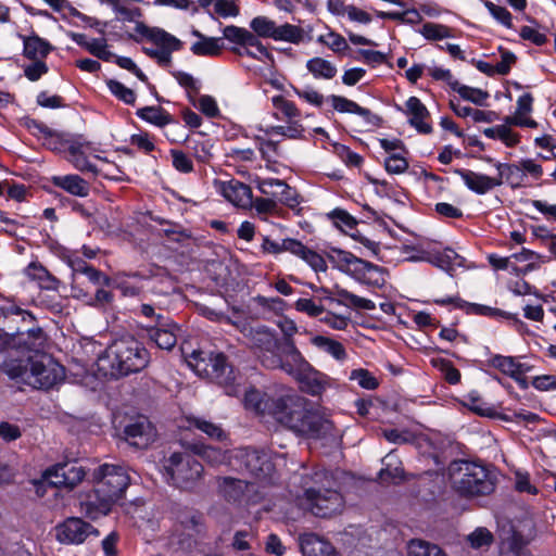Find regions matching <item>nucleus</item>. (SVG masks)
I'll return each instance as SVG.
<instances>
[{
    "label": "nucleus",
    "instance_id": "603ef678",
    "mask_svg": "<svg viewBox=\"0 0 556 556\" xmlns=\"http://www.w3.org/2000/svg\"><path fill=\"white\" fill-rule=\"evenodd\" d=\"M406 152H395L389 155L384 161V167L390 174H402L408 168V161L406 160Z\"/></svg>",
    "mask_w": 556,
    "mask_h": 556
},
{
    "label": "nucleus",
    "instance_id": "a18cd8bd",
    "mask_svg": "<svg viewBox=\"0 0 556 556\" xmlns=\"http://www.w3.org/2000/svg\"><path fill=\"white\" fill-rule=\"evenodd\" d=\"M313 343L332 355L336 359L342 361L346 357V352L342 343L324 336H317Z\"/></svg>",
    "mask_w": 556,
    "mask_h": 556
},
{
    "label": "nucleus",
    "instance_id": "f704fd0d",
    "mask_svg": "<svg viewBox=\"0 0 556 556\" xmlns=\"http://www.w3.org/2000/svg\"><path fill=\"white\" fill-rule=\"evenodd\" d=\"M496 168L498 170V177L501 178V181L503 182V179L513 187V188H519L523 185V181L526 179V174L523 173L522 168L518 164H503L497 163Z\"/></svg>",
    "mask_w": 556,
    "mask_h": 556
},
{
    "label": "nucleus",
    "instance_id": "f3484780",
    "mask_svg": "<svg viewBox=\"0 0 556 556\" xmlns=\"http://www.w3.org/2000/svg\"><path fill=\"white\" fill-rule=\"evenodd\" d=\"M309 363L292 339L280 340V369L294 379Z\"/></svg>",
    "mask_w": 556,
    "mask_h": 556
},
{
    "label": "nucleus",
    "instance_id": "13d9d810",
    "mask_svg": "<svg viewBox=\"0 0 556 556\" xmlns=\"http://www.w3.org/2000/svg\"><path fill=\"white\" fill-rule=\"evenodd\" d=\"M329 217L332 219L333 224L340 229H349L352 230L355 228L357 222L353 216H351L346 211L336 208L329 214Z\"/></svg>",
    "mask_w": 556,
    "mask_h": 556
},
{
    "label": "nucleus",
    "instance_id": "473e14b6",
    "mask_svg": "<svg viewBox=\"0 0 556 556\" xmlns=\"http://www.w3.org/2000/svg\"><path fill=\"white\" fill-rule=\"evenodd\" d=\"M189 448L211 466H218L227 459L226 452L218 447L194 443Z\"/></svg>",
    "mask_w": 556,
    "mask_h": 556
},
{
    "label": "nucleus",
    "instance_id": "1a4fd4ad",
    "mask_svg": "<svg viewBox=\"0 0 556 556\" xmlns=\"http://www.w3.org/2000/svg\"><path fill=\"white\" fill-rule=\"evenodd\" d=\"M28 365L27 383L37 389L49 390L65 377L64 367L47 353L29 356Z\"/></svg>",
    "mask_w": 556,
    "mask_h": 556
},
{
    "label": "nucleus",
    "instance_id": "f03ea898",
    "mask_svg": "<svg viewBox=\"0 0 556 556\" xmlns=\"http://www.w3.org/2000/svg\"><path fill=\"white\" fill-rule=\"evenodd\" d=\"M94 479L93 490L81 501L83 509L91 519L109 514L130 483L126 469L118 465L100 466L94 471Z\"/></svg>",
    "mask_w": 556,
    "mask_h": 556
},
{
    "label": "nucleus",
    "instance_id": "37998d69",
    "mask_svg": "<svg viewBox=\"0 0 556 556\" xmlns=\"http://www.w3.org/2000/svg\"><path fill=\"white\" fill-rule=\"evenodd\" d=\"M490 365L509 377L518 375L519 369L523 366V364L517 363L514 357L503 355H494L490 359Z\"/></svg>",
    "mask_w": 556,
    "mask_h": 556
},
{
    "label": "nucleus",
    "instance_id": "6e6552de",
    "mask_svg": "<svg viewBox=\"0 0 556 556\" xmlns=\"http://www.w3.org/2000/svg\"><path fill=\"white\" fill-rule=\"evenodd\" d=\"M165 470L172 483L182 491H193L202 481L203 465L189 453H173L166 460Z\"/></svg>",
    "mask_w": 556,
    "mask_h": 556
},
{
    "label": "nucleus",
    "instance_id": "774afa93",
    "mask_svg": "<svg viewBox=\"0 0 556 556\" xmlns=\"http://www.w3.org/2000/svg\"><path fill=\"white\" fill-rule=\"evenodd\" d=\"M33 61L34 63L24 68V74L29 80L36 81L41 77V75L48 72V66L42 60Z\"/></svg>",
    "mask_w": 556,
    "mask_h": 556
},
{
    "label": "nucleus",
    "instance_id": "b1692460",
    "mask_svg": "<svg viewBox=\"0 0 556 556\" xmlns=\"http://www.w3.org/2000/svg\"><path fill=\"white\" fill-rule=\"evenodd\" d=\"M201 533L172 527L167 536L166 548L170 553H189L197 545V538Z\"/></svg>",
    "mask_w": 556,
    "mask_h": 556
},
{
    "label": "nucleus",
    "instance_id": "6ab92c4d",
    "mask_svg": "<svg viewBox=\"0 0 556 556\" xmlns=\"http://www.w3.org/2000/svg\"><path fill=\"white\" fill-rule=\"evenodd\" d=\"M241 46H244L248 48H255L256 51L261 55H264L270 62L269 68H267L266 71L261 70L262 76L264 78V80L262 83L263 91L265 93H268V91H269L268 87L278 89V79L276 77L275 71L273 70L274 65H275V59H274L273 54L269 53L268 50L260 42V40L257 39V35L245 29Z\"/></svg>",
    "mask_w": 556,
    "mask_h": 556
},
{
    "label": "nucleus",
    "instance_id": "2f4dec72",
    "mask_svg": "<svg viewBox=\"0 0 556 556\" xmlns=\"http://www.w3.org/2000/svg\"><path fill=\"white\" fill-rule=\"evenodd\" d=\"M333 294L339 298V304L345 305L348 307L365 311H371L376 308V305L371 300L361 298L338 286H336Z\"/></svg>",
    "mask_w": 556,
    "mask_h": 556
},
{
    "label": "nucleus",
    "instance_id": "20e7f679",
    "mask_svg": "<svg viewBox=\"0 0 556 556\" xmlns=\"http://www.w3.org/2000/svg\"><path fill=\"white\" fill-rule=\"evenodd\" d=\"M452 489L462 497L486 496L494 492L496 479L483 465L455 460L448 467Z\"/></svg>",
    "mask_w": 556,
    "mask_h": 556
},
{
    "label": "nucleus",
    "instance_id": "412c9836",
    "mask_svg": "<svg viewBox=\"0 0 556 556\" xmlns=\"http://www.w3.org/2000/svg\"><path fill=\"white\" fill-rule=\"evenodd\" d=\"M455 173L462 177L468 189L478 194H484L502 185L501 178L490 177L469 169L458 168L455 169Z\"/></svg>",
    "mask_w": 556,
    "mask_h": 556
},
{
    "label": "nucleus",
    "instance_id": "5fc2aeb1",
    "mask_svg": "<svg viewBox=\"0 0 556 556\" xmlns=\"http://www.w3.org/2000/svg\"><path fill=\"white\" fill-rule=\"evenodd\" d=\"M2 369L9 377L13 379L22 378L25 382H27V376H29L28 359L25 364L16 361L4 362Z\"/></svg>",
    "mask_w": 556,
    "mask_h": 556
},
{
    "label": "nucleus",
    "instance_id": "ddd939ff",
    "mask_svg": "<svg viewBox=\"0 0 556 556\" xmlns=\"http://www.w3.org/2000/svg\"><path fill=\"white\" fill-rule=\"evenodd\" d=\"M86 472L77 463L58 464L45 472V480L55 488L73 489L80 483Z\"/></svg>",
    "mask_w": 556,
    "mask_h": 556
},
{
    "label": "nucleus",
    "instance_id": "c03bdc74",
    "mask_svg": "<svg viewBox=\"0 0 556 556\" xmlns=\"http://www.w3.org/2000/svg\"><path fill=\"white\" fill-rule=\"evenodd\" d=\"M317 41L321 45H325L337 54H343L350 49L346 39L342 35L334 31L320 35L317 38Z\"/></svg>",
    "mask_w": 556,
    "mask_h": 556
},
{
    "label": "nucleus",
    "instance_id": "0eeeda50",
    "mask_svg": "<svg viewBox=\"0 0 556 556\" xmlns=\"http://www.w3.org/2000/svg\"><path fill=\"white\" fill-rule=\"evenodd\" d=\"M327 258L334 268L361 283L374 287H382L386 283L382 267L359 258L351 252L331 248L327 253Z\"/></svg>",
    "mask_w": 556,
    "mask_h": 556
},
{
    "label": "nucleus",
    "instance_id": "f257e3e1",
    "mask_svg": "<svg viewBox=\"0 0 556 556\" xmlns=\"http://www.w3.org/2000/svg\"><path fill=\"white\" fill-rule=\"evenodd\" d=\"M280 426L296 434L324 440L325 444L334 443L338 437L333 422L314 410L311 402L299 394L280 397Z\"/></svg>",
    "mask_w": 556,
    "mask_h": 556
},
{
    "label": "nucleus",
    "instance_id": "864d4df0",
    "mask_svg": "<svg viewBox=\"0 0 556 556\" xmlns=\"http://www.w3.org/2000/svg\"><path fill=\"white\" fill-rule=\"evenodd\" d=\"M190 425L204 432L212 439L223 440L225 438V432L223 429L211 421L200 418H192L190 419Z\"/></svg>",
    "mask_w": 556,
    "mask_h": 556
},
{
    "label": "nucleus",
    "instance_id": "e2e57ef3",
    "mask_svg": "<svg viewBox=\"0 0 556 556\" xmlns=\"http://www.w3.org/2000/svg\"><path fill=\"white\" fill-rule=\"evenodd\" d=\"M174 50H169V48H160V49H150L143 48V52L152 59H155L156 62L164 67L170 65L172 62V52Z\"/></svg>",
    "mask_w": 556,
    "mask_h": 556
},
{
    "label": "nucleus",
    "instance_id": "c756f323",
    "mask_svg": "<svg viewBox=\"0 0 556 556\" xmlns=\"http://www.w3.org/2000/svg\"><path fill=\"white\" fill-rule=\"evenodd\" d=\"M161 315L156 316L157 327L148 330L149 339L153 341L157 348L170 351L177 343V337L174 329L163 328L161 324Z\"/></svg>",
    "mask_w": 556,
    "mask_h": 556
},
{
    "label": "nucleus",
    "instance_id": "ea45409f",
    "mask_svg": "<svg viewBox=\"0 0 556 556\" xmlns=\"http://www.w3.org/2000/svg\"><path fill=\"white\" fill-rule=\"evenodd\" d=\"M459 260V255L452 249H446L444 252L435 253L428 257L431 264L445 271H452L456 265H460Z\"/></svg>",
    "mask_w": 556,
    "mask_h": 556
},
{
    "label": "nucleus",
    "instance_id": "c9c22d12",
    "mask_svg": "<svg viewBox=\"0 0 556 556\" xmlns=\"http://www.w3.org/2000/svg\"><path fill=\"white\" fill-rule=\"evenodd\" d=\"M307 71L315 78L332 79L337 75V67L328 60L316 56L307 61Z\"/></svg>",
    "mask_w": 556,
    "mask_h": 556
},
{
    "label": "nucleus",
    "instance_id": "cd10ccee",
    "mask_svg": "<svg viewBox=\"0 0 556 556\" xmlns=\"http://www.w3.org/2000/svg\"><path fill=\"white\" fill-rule=\"evenodd\" d=\"M217 486L227 501H238L244 494L248 482L232 477H218Z\"/></svg>",
    "mask_w": 556,
    "mask_h": 556
},
{
    "label": "nucleus",
    "instance_id": "bf43d9fd",
    "mask_svg": "<svg viewBox=\"0 0 556 556\" xmlns=\"http://www.w3.org/2000/svg\"><path fill=\"white\" fill-rule=\"evenodd\" d=\"M468 541L473 548L489 546L493 542V534L486 528H477L468 535Z\"/></svg>",
    "mask_w": 556,
    "mask_h": 556
},
{
    "label": "nucleus",
    "instance_id": "0e129e2a",
    "mask_svg": "<svg viewBox=\"0 0 556 556\" xmlns=\"http://www.w3.org/2000/svg\"><path fill=\"white\" fill-rule=\"evenodd\" d=\"M302 260H304L315 271H326L327 263L324 256L307 248Z\"/></svg>",
    "mask_w": 556,
    "mask_h": 556
},
{
    "label": "nucleus",
    "instance_id": "58836bf2",
    "mask_svg": "<svg viewBox=\"0 0 556 556\" xmlns=\"http://www.w3.org/2000/svg\"><path fill=\"white\" fill-rule=\"evenodd\" d=\"M138 116L142 119L163 127L172 123V116L161 106H146L137 111Z\"/></svg>",
    "mask_w": 556,
    "mask_h": 556
},
{
    "label": "nucleus",
    "instance_id": "5701e85b",
    "mask_svg": "<svg viewBox=\"0 0 556 556\" xmlns=\"http://www.w3.org/2000/svg\"><path fill=\"white\" fill-rule=\"evenodd\" d=\"M244 406L262 417L268 415L275 418L278 413V402L254 389L245 392Z\"/></svg>",
    "mask_w": 556,
    "mask_h": 556
},
{
    "label": "nucleus",
    "instance_id": "7c9ffc66",
    "mask_svg": "<svg viewBox=\"0 0 556 556\" xmlns=\"http://www.w3.org/2000/svg\"><path fill=\"white\" fill-rule=\"evenodd\" d=\"M52 49L47 40L37 35L24 38V55L29 60H43Z\"/></svg>",
    "mask_w": 556,
    "mask_h": 556
},
{
    "label": "nucleus",
    "instance_id": "69168bd1",
    "mask_svg": "<svg viewBox=\"0 0 556 556\" xmlns=\"http://www.w3.org/2000/svg\"><path fill=\"white\" fill-rule=\"evenodd\" d=\"M519 35L523 40H528L535 46H543L547 42L545 34H542L530 26H522Z\"/></svg>",
    "mask_w": 556,
    "mask_h": 556
},
{
    "label": "nucleus",
    "instance_id": "bb28decb",
    "mask_svg": "<svg viewBox=\"0 0 556 556\" xmlns=\"http://www.w3.org/2000/svg\"><path fill=\"white\" fill-rule=\"evenodd\" d=\"M26 276L38 282L39 287L45 290L58 291L61 281L54 277L40 263L31 262L25 269Z\"/></svg>",
    "mask_w": 556,
    "mask_h": 556
},
{
    "label": "nucleus",
    "instance_id": "3c124183",
    "mask_svg": "<svg viewBox=\"0 0 556 556\" xmlns=\"http://www.w3.org/2000/svg\"><path fill=\"white\" fill-rule=\"evenodd\" d=\"M420 34L428 40H441L453 36L450 27L431 22L422 25Z\"/></svg>",
    "mask_w": 556,
    "mask_h": 556
},
{
    "label": "nucleus",
    "instance_id": "9b49d317",
    "mask_svg": "<svg viewBox=\"0 0 556 556\" xmlns=\"http://www.w3.org/2000/svg\"><path fill=\"white\" fill-rule=\"evenodd\" d=\"M55 539L62 544H81L90 535L98 536L99 530L78 517H68L54 528Z\"/></svg>",
    "mask_w": 556,
    "mask_h": 556
},
{
    "label": "nucleus",
    "instance_id": "052dcab7",
    "mask_svg": "<svg viewBox=\"0 0 556 556\" xmlns=\"http://www.w3.org/2000/svg\"><path fill=\"white\" fill-rule=\"evenodd\" d=\"M485 8L490 12V14L504 26L510 28L513 26L511 23V14L509 11L501 5L494 4L492 1L486 0L484 2Z\"/></svg>",
    "mask_w": 556,
    "mask_h": 556
},
{
    "label": "nucleus",
    "instance_id": "a878e982",
    "mask_svg": "<svg viewBox=\"0 0 556 556\" xmlns=\"http://www.w3.org/2000/svg\"><path fill=\"white\" fill-rule=\"evenodd\" d=\"M407 114L410 115L409 124L420 134L428 135L432 132V127L426 122L430 113L426 105L417 98L410 97L406 101Z\"/></svg>",
    "mask_w": 556,
    "mask_h": 556
},
{
    "label": "nucleus",
    "instance_id": "a211bd4d",
    "mask_svg": "<svg viewBox=\"0 0 556 556\" xmlns=\"http://www.w3.org/2000/svg\"><path fill=\"white\" fill-rule=\"evenodd\" d=\"M293 380L299 384L302 392L312 396L320 395L330 386V378L315 369L311 364Z\"/></svg>",
    "mask_w": 556,
    "mask_h": 556
},
{
    "label": "nucleus",
    "instance_id": "8fccbe9b",
    "mask_svg": "<svg viewBox=\"0 0 556 556\" xmlns=\"http://www.w3.org/2000/svg\"><path fill=\"white\" fill-rule=\"evenodd\" d=\"M432 364L443 375L444 379L450 384H457L460 381V371L453 365V363L445 358L432 359Z\"/></svg>",
    "mask_w": 556,
    "mask_h": 556
},
{
    "label": "nucleus",
    "instance_id": "a19ab883",
    "mask_svg": "<svg viewBox=\"0 0 556 556\" xmlns=\"http://www.w3.org/2000/svg\"><path fill=\"white\" fill-rule=\"evenodd\" d=\"M453 90L456 91L462 99L470 101L477 105H483L489 98V93L486 91L462 85L459 81L453 83Z\"/></svg>",
    "mask_w": 556,
    "mask_h": 556
},
{
    "label": "nucleus",
    "instance_id": "4d7b16f0",
    "mask_svg": "<svg viewBox=\"0 0 556 556\" xmlns=\"http://www.w3.org/2000/svg\"><path fill=\"white\" fill-rule=\"evenodd\" d=\"M351 380L357 381V383L367 390H375L378 387V380L367 369H354L350 376Z\"/></svg>",
    "mask_w": 556,
    "mask_h": 556
},
{
    "label": "nucleus",
    "instance_id": "79ce46f5",
    "mask_svg": "<svg viewBox=\"0 0 556 556\" xmlns=\"http://www.w3.org/2000/svg\"><path fill=\"white\" fill-rule=\"evenodd\" d=\"M220 38L206 37L203 40L194 42L191 47V51L195 55H218L222 52L223 45Z\"/></svg>",
    "mask_w": 556,
    "mask_h": 556
},
{
    "label": "nucleus",
    "instance_id": "393cba45",
    "mask_svg": "<svg viewBox=\"0 0 556 556\" xmlns=\"http://www.w3.org/2000/svg\"><path fill=\"white\" fill-rule=\"evenodd\" d=\"M300 548L303 556H339L330 542L314 533L301 536Z\"/></svg>",
    "mask_w": 556,
    "mask_h": 556
},
{
    "label": "nucleus",
    "instance_id": "72a5a7b5",
    "mask_svg": "<svg viewBox=\"0 0 556 556\" xmlns=\"http://www.w3.org/2000/svg\"><path fill=\"white\" fill-rule=\"evenodd\" d=\"M71 267L74 274L85 275L94 285L110 286L111 278L98 270L93 266L89 265L84 260H75L71 262Z\"/></svg>",
    "mask_w": 556,
    "mask_h": 556
},
{
    "label": "nucleus",
    "instance_id": "aec40b11",
    "mask_svg": "<svg viewBox=\"0 0 556 556\" xmlns=\"http://www.w3.org/2000/svg\"><path fill=\"white\" fill-rule=\"evenodd\" d=\"M328 100L337 112L357 114L364 118L367 125L380 126L382 123V118L379 115L345 97L332 94Z\"/></svg>",
    "mask_w": 556,
    "mask_h": 556
},
{
    "label": "nucleus",
    "instance_id": "4468645a",
    "mask_svg": "<svg viewBox=\"0 0 556 556\" xmlns=\"http://www.w3.org/2000/svg\"><path fill=\"white\" fill-rule=\"evenodd\" d=\"M155 428L147 417L139 416L124 428V439L131 446L146 448L155 440Z\"/></svg>",
    "mask_w": 556,
    "mask_h": 556
},
{
    "label": "nucleus",
    "instance_id": "4c0bfd02",
    "mask_svg": "<svg viewBox=\"0 0 556 556\" xmlns=\"http://www.w3.org/2000/svg\"><path fill=\"white\" fill-rule=\"evenodd\" d=\"M483 135L490 139H500L509 148L517 146L520 141L519 135L506 125L485 128Z\"/></svg>",
    "mask_w": 556,
    "mask_h": 556
},
{
    "label": "nucleus",
    "instance_id": "7ed1b4c3",
    "mask_svg": "<svg viewBox=\"0 0 556 556\" xmlns=\"http://www.w3.org/2000/svg\"><path fill=\"white\" fill-rule=\"evenodd\" d=\"M150 363L149 351L134 337L115 340L99 357L98 367L105 377L118 379L139 372Z\"/></svg>",
    "mask_w": 556,
    "mask_h": 556
},
{
    "label": "nucleus",
    "instance_id": "09e8293b",
    "mask_svg": "<svg viewBox=\"0 0 556 556\" xmlns=\"http://www.w3.org/2000/svg\"><path fill=\"white\" fill-rule=\"evenodd\" d=\"M306 38L309 40V37L302 27L289 23L280 25V41H289L299 45L304 42Z\"/></svg>",
    "mask_w": 556,
    "mask_h": 556
},
{
    "label": "nucleus",
    "instance_id": "680f3d73",
    "mask_svg": "<svg viewBox=\"0 0 556 556\" xmlns=\"http://www.w3.org/2000/svg\"><path fill=\"white\" fill-rule=\"evenodd\" d=\"M260 151L263 159L267 162V167L275 170L278 155L277 143L273 140L262 141Z\"/></svg>",
    "mask_w": 556,
    "mask_h": 556
},
{
    "label": "nucleus",
    "instance_id": "423d86ee",
    "mask_svg": "<svg viewBox=\"0 0 556 556\" xmlns=\"http://www.w3.org/2000/svg\"><path fill=\"white\" fill-rule=\"evenodd\" d=\"M312 481L314 485L305 490L311 511L321 518L341 513L344 500L337 490L338 483L333 475L326 469H317L312 475Z\"/></svg>",
    "mask_w": 556,
    "mask_h": 556
},
{
    "label": "nucleus",
    "instance_id": "c85d7f7f",
    "mask_svg": "<svg viewBox=\"0 0 556 556\" xmlns=\"http://www.w3.org/2000/svg\"><path fill=\"white\" fill-rule=\"evenodd\" d=\"M52 182L74 195L86 197L89 193V184L78 175L53 177Z\"/></svg>",
    "mask_w": 556,
    "mask_h": 556
},
{
    "label": "nucleus",
    "instance_id": "f8f14e48",
    "mask_svg": "<svg viewBox=\"0 0 556 556\" xmlns=\"http://www.w3.org/2000/svg\"><path fill=\"white\" fill-rule=\"evenodd\" d=\"M242 333L251 341L255 348L270 354V356H267L263 359V363L266 366L271 368H276L278 366V359L276 358L278 339L275 330L264 325H257L255 327H244L242 329Z\"/></svg>",
    "mask_w": 556,
    "mask_h": 556
},
{
    "label": "nucleus",
    "instance_id": "4be33fe9",
    "mask_svg": "<svg viewBox=\"0 0 556 556\" xmlns=\"http://www.w3.org/2000/svg\"><path fill=\"white\" fill-rule=\"evenodd\" d=\"M223 195L233 205L242 208L253 206V195L251 188L238 180L224 182L222 187Z\"/></svg>",
    "mask_w": 556,
    "mask_h": 556
},
{
    "label": "nucleus",
    "instance_id": "de8ad7c7",
    "mask_svg": "<svg viewBox=\"0 0 556 556\" xmlns=\"http://www.w3.org/2000/svg\"><path fill=\"white\" fill-rule=\"evenodd\" d=\"M149 39L162 48H169V50H180L182 46L179 39L160 28H152Z\"/></svg>",
    "mask_w": 556,
    "mask_h": 556
},
{
    "label": "nucleus",
    "instance_id": "6e6d98bb",
    "mask_svg": "<svg viewBox=\"0 0 556 556\" xmlns=\"http://www.w3.org/2000/svg\"><path fill=\"white\" fill-rule=\"evenodd\" d=\"M108 87H109L110 91L114 96H116L119 100L124 101L127 104L135 103V101H136L135 92L131 89L124 86L122 83L111 79L108 81Z\"/></svg>",
    "mask_w": 556,
    "mask_h": 556
},
{
    "label": "nucleus",
    "instance_id": "dca6fc26",
    "mask_svg": "<svg viewBox=\"0 0 556 556\" xmlns=\"http://www.w3.org/2000/svg\"><path fill=\"white\" fill-rule=\"evenodd\" d=\"M169 513L174 520L173 527L199 533H202L205 529L204 516L195 508L172 503Z\"/></svg>",
    "mask_w": 556,
    "mask_h": 556
},
{
    "label": "nucleus",
    "instance_id": "9d476101",
    "mask_svg": "<svg viewBox=\"0 0 556 556\" xmlns=\"http://www.w3.org/2000/svg\"><path fill=\"white\" fill-rule=\"evenodd\" d=\"M236 459L240 463L241 469H244L261 482L271 481L275 475L276 464L274 458L264 451L242 448L237 452Z\"/></svg>",
    "mask_w": 556,
    "mask_h": 556
},
{
    "label": "nucleus",
    "instance_id": "39448f33",
    "mask_svg": "<svg viewBox=\"0 0 556 556\" xmlns=\"http://www.w3.org/2000/svg\"><path fill=\"white\" fill-rule=\"evenodd\" d=\"M194 372L225 389L226 394H237L238 375L223 353L193 351L187 358Z\"/></svg>",
    "mask_w": 556,
    "mask_h": 556
},
{
    "label": "nucleus",
    "instance_id": "338daca9",
    "mask_svg": "<svg viewBox=\"0 0 556 556\" xmlns=\"http://www.w3.org/2000/svg\"><path fill=\"white\" fill-rule=\"evenodd\" d=\"M170 153L173 156V165L177 170L190 173L193 169L192 161L182 151L172 150Z\"/></svg>",
    "mask_w": 556,
    "mask_h": 556
},
{
    "label": "nucleus",
    "instance_id": "2eb2a0df",
    "mask_svg": "<svg viewBox=\"0 0 556 556\" xmlns=\"http://www.w3.org/2000/svg\"><path fill=\"white\" fill-rule=\"evenodd\" d=\"M3 336H11V343L14 348L35 352V354H45L42 351L46 348L48 337L40 327H33L26 330H17L10 333L5 330Z\"/></svg>",
    "mask_w": 556,
    "mask_h": 556
},
{
    "label": "nucleus",
    "instance_id": "e433bc0d",
    "mask_svg": "<svg viewBox=\"0 0 556 556\" xmlns=\"http://www.w3.org/2000/svg\"><path fill=\"white\" fill-rule=\"evenodd\" d=\"M303 198L298 190L286 181L280 180V204L289 207L295 215H300L302 207L300 206Z\"/></svg>",
    "mask_w": 556,
    "mask_h": 556
},
{
    "label": "nucleus",
    "instance_id": "49530a36",
    "mask_svg": "<svg viewBox=\"0 0 556 556\" xmlns=\"http://www.w3.org/2000/svg\"><path fill=\"white\" fill-rule=\"evenodd\" d=\"M253 31L260 37L278 39V27L274 21L265 16H257L250 24Z\"/></svg>",
    "mask_w": 556,
    "mask_h": 556
}]
</instances>
